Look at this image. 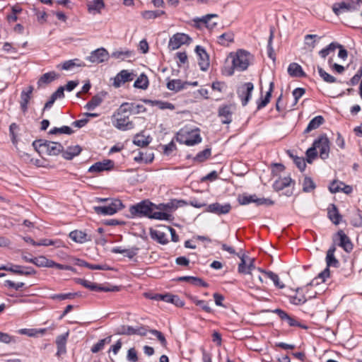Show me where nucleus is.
<instances>
[{
	"label": "nucleus",
	"instance_id": "13d9d810",
	"mask_svg": "<svg viewBox=\"0 0 362 362\" xmlns=\"http://www.w3.org/2000/svg\"><path fill=\"white\" fill-rule=\"evenodd\" d=\"M256 194H243L238 198V201L241 205H246L250 203H255Z\"/></svg>",
	"mask_w": 362,
	"mask_h": 362
},
{
	"label": "nucleus",
	"instance_id": "6ab92c4d",
	"mask_svg": "<svg viewBox=\"0 0 362 362\" xmlns=\"http://www.w3.org/2000/svg\"><path fill=\"white\" fill-rule=\"evenodd\" d=\"M231 206L230 204H225L223 205L218 202L213 203L207 206L206 211L216 214L217 215L226 214L230 212Z\"/></svg>",
	"mask_w": 362,
	"mask_h": 362
},
{
	"label": "nucleus",
	"instance_id": "0eeeda50",
	"mask_svg": "<svg viewBox=\"0 0 362 362\" xmlns=\"http://www.w3.org/2000/svg\"><path fill=\"white\" fill-rule=\"evenodd\" d=\"M124 207L122 201L118 199L111 200L106 206H95L93 207L94 211L98 215L112 216Z\"/></svg>",
	"mask_w": 362,
	"mask_h": 362
},
{
	"label": "nucleus",
	"instance_id": "1a4fd4ad",
	"mask_svg": "<svg viewBox=\"0 0 362 362\" xmlns=\"http://www.w3.org/2000/svg\"><path fill=\"white\" fill-rule=\"evenodd\" d=\"M314 146L320 150V157L322 160L329 158V140L325 134H321L317 139L313 141Z\"/></svg>",
	"mask_w": 362,
	"mask_h": 362
},
{
	"label": "nucleus",
	"instance_id": "a211bd4d",
	"mask_svg": "<svg viewBox=\"0 0 362 362\" xmlns=\"http://www.w3.org/2000/svg\"><path fill=\"white\" fill-rule=\"evenodd\" d=\"M115 166V163L112 160L105 159L103 161H99L95 163L92 165L89 169V173H101L105 170H110L113 169Z\"/></svg>",
	"mask_w": 362,
	"mask_h": 362
},
{
	"label": "nucleus",
	"instance_id": "b1692460",
	"mask_svg": "<svg viewBox=\"0 0 362 362\" xmlns=\"http://www.w3.org/2000/svg\"><path fill=\"white\" fill-rule=\"evenodd\" d=\"M86 64L80 60L79 59H74L65 61L62 64L57 65L58 69H61L62 70L69 71L72 70L75 67H84Z\"/></svg>",
	"mask_w": 362,
	"mask_h": 362
},
{
	"label": "nucleus",
	"instance_id": "79ce46f5",
	"mask_svg": "<svg viewBox=\"0 0 362 362\" xmlns=\"http://www.w3.org/2000/svg\"><path fill=\"white\" fill-rule=\"evenodd\" d=\"M234 42V34L232 32L224 33L218 37V43L222 46H228V44Z\"/></svg>",
	"mask_w": 362,
	"mask_h": 362
},
{
	"label": "nucleus",
	"instance_id": "a18cd8bd",
	"mask_svg": "<svg viewBox=\"0 0 362 362\" xmlns=\"http://www.w3.org/2000/svg\"><path fill=\"white\" fill-rule=\"evenodd\" d=\"M211 154V148H206L204 150L199 152L194 158V161L197 163H202L207 160Z\"/></svg>",
	"mask_w": 362,
	"mask_h": 362
},
{
	"label": "nucleus",
	"instance_id": "c9c22d12",
	"mask_svg": "<svg viewBox=\"0 0 362 362\" xmlns=\"http://www.w3.org/2000/svg\"><path fill=\"white\" fill-rule=\"evenodd\" d=\"M291 182L293 180L290 177H280L273 183V188L275 191L279 192L290 186Z\"/></svg>",
	"mask_w": 362,
	"mask_h": 362
},
{
	"label": "nucleus",
	"instance_id": "a878e982",
	"mask_svg": "<svg viewBox=\"0 0 362 362\" xmlns=\"http://www.w3.org/2000/svg\"><path fill=\"white\" fill-rule=\"evenodd\" d=\"M328 218L334 224L338 225L342 219L341 215L339 214L337 206L334 204H331L328 207L327 211Z\"/></svg>",
	"mask_w": 362,
	"mask_h": 362
},
{
	"label": "nucleus",
	"instance_id": "bf43d9fd",
	"mask_svg": "<svg viewBox=\"0 0 362 362\" xmlns=\"http://www.w3.org/2000/svg\"><path fill=\"white\" fill-rule=\"evenodd\" d=\"M305 155H306V161L308 163H312L313 160L317 158V148L314 146L313 143L312 146L310 147L306 151Z\"/></svg>",
	"mask_w": 362,
	"mask_h": 362
},
{
	"label": "nucleus",
	"instance_id": "37998d69",
	"mask_svg": "<svg viewBox=\"0 0 362 362\" xmlns=\"http://www.w3.org/2000/svg\"><path fill=\"white\" fill-rule=\"evenodd\" d=\"M76 296H81V293L80 292H76V293L53 294L50 296V298L52 300H66V299H74Z\"/></svg>",
	"mask_w": 362,
	"mask_h": 362
},
{
	"label": "nucleus",
	"instance_id": "ddd939ff",
	"mask_svg": "<svg viewBox=\"0 0 362 362\" xmlns=\"http://www.w3.org/2000/svg\"><path fill=\"white\" fill-rule=\"evenodd\" d=\"M272 313L276 314L281 320L286 321L290 327H298L303 329H308V327L306 325L301 324L300 322L297 321L296 318L289 315L286 311L280 308H276L274 310Z\"/></svg>",
	"mask_w": 362,
	"mask_h": 362
},
{
	"label": "nucleus",
	"instance_id": "423d86ee",
	"mask_svg": "<svg viewBox=\"0 0 362 362\" xmlns=\"http://www.w3.org/2000/svg\"><path fill=\"white\" fill-rule=\"evenodd\" d=\"M127 113V111H121V106L118 108L117 112L112 116V117H115L112 120L115 127L121 131H127L134 128V124L132 121L129 120V115Z\"/></svg>",
	"mask_w": 362,
	"mask_h": 362
},
{
	"label": "nucleus",
	"instance_id": "5fc2aeb1",
	"mask_svg": "<svg viewBox=\"0 0 362 362\" xmlns=\"http://www.w3.org/2000/svg\"><path fill=\"white\" fill-rule=\"evenodd\" d=\"M23 267L21 266V265L10 264L9 266L8 265L1 266L0 270H5V271L11 272L13 274L20 275V274L22 273Z\"/></svg>",
	"mask_w": 362,
	"mask_h": 362
},
{
	"label": "nucleus",
	"instance_id": "7c9ffc66",
	"mask_svg": "<svg viewBox=\"0 0 362 362\" xmlns=\"http://www.w3.org/2000/svg\"><path fill=\"white\" fill-rule=\"evenodd\" d=\"M177 281H187L189 282L190 284L195 285V286H199L204 288L209 287V284L204 281L202 279L195 276H180L177 279Z\"/></svg>",
	"mask_w": 362,
	"mask_h": 362
},
{
	"label": "nucleus",
	"instance_id": "5701e85b",
	"mask_svg": "<svg viewBox=\"0 0 362 362\" xmlns=\"http://www.w3.org/2000/svg\"><path fill=\"white\" fill-rule=\"evenodd\" d=\"M69 336V332H66L64 334L59 335L56 338V344L57 347V351L56 353V356L57 357H60L62 355H64L66 353V341Z\"/></svg>",
	"mask_w": 362,
	"mask_h": 362
},
{
	"label": "nucleus",
	"instance_id": "aec40b11",
	"mask_svg": "<svg viewBox=\"0 0 362 362\" xmlns=\"http://www.w3.org/2000/svg\"><path fill=\"white\" fill-rule=\"evenodd\" d=\"M134 79V74L127 70H122L114 78L113 85L116 88L120 87L126 82L132 81Z\"/></svg>",
	"mask_w": 362,
	"mask_h": 362
},
{
	"label": "nucleus",
	"instance_id": "20e7f679",
	"mask_svg": "<svg viewBox=\"0 0 362 362\" xmlns=\"http://www.w3.org/2000/svg\"><path fill=\"white\" fill-rule=\"evenodd\" d=\"M199 129L189 131L186 129H181L176 135V140L180 144L187 146H194L202 142V137Z\"/></svg>",
	"mask_w": 362,
	"mask_h": 362
},
{
	"label": "nucleus",
	"instance_id": "a19ab883",
	"mask_svg": "<svg viewBox=\"0 0 362 362\" xmlns=\"http://www.w3.org/2000/svg\"><path fill=\"white\" fill-rule=\"evenodd\" d=\"M57 77L54 71H49L42 74L37 81V86L40 87L43 84H48Z\"/></svg>",
	"mask_w": 362,
	"mask_h": 362
},
{
	"label": "nucleus",
	"instance_id": "9b49d317",
	"mask_svg": "<svg viewBox=\"0 0 362 362\" xmlns=\"http://www.w3.org/2000/svg\"><path fill=\"white\" fill-rule=\"evenodd\" d=\"M192 38L187 34L177 33L173 35L169 40L168 47L175 50L180 48L182 45H189Z\"/></svg>",
	"mask_w": 362,
	"mask_h": 362
},
{
	"label": "nucleus",
	"instance_id": "49530a36",
	"mask_svg": "<svg viewBox=\"0 0 362 362\" xmlns=\"http://www.w3.org/2000/svg\"><path fill=\"white\" fill-rule=\"evenodd\" d=\"M33 264L38 267H48L50 268L52 259H49L45 256H40L37 257H33Z\"/></svg>",
	"mask_w": 362,
	"mask_h": 362
},
{
	"label": "nucleus",
	"instance_id": "09e8293b",
	"mask_svg": "<svg viewBox=\"0 0 362 362\" xmlns=\"http://www.w3.org/2000/svg\"><path fill=\"white\" fill-rule=\"evenodd\" d=\"M317 71L320 76L323 79V81L328 83H333L337 81V78L326 72L322 67L317 66Z\"/></svg>",
	"mask_w": 362,
	"mask_h": 362
},
{
	"label": "nucleus",
	"instance_id": "4be33fe9",
	"mask_svg": "<svg viewBox=\"0 0 362 362\" xmlns=\"http://www.w3.org/2000/svg\"><path fill=\"white\" fill-rule=\"evenodd\" d=\"M33 90V86H29L25 90H23L21 93V109L24 113L28 110V105L31 98Z\"/></svg>",
	"mask_w": 362,
	"mask_h": 362
},
{
	"label": "nucleus",
	"instance_id": "7ed1b4c3",
	"mask_svg": "<svg viewBox=\"0 0 362 362\" xmlns=\"http://www.w3.org/2000/svg\"><path fill=\"white\" fill-rule=\"evenodd\" d=\"M336 251L335 245H332L327 252L326 255V263L327 267L318 274V276L314 279L311 282L310 285H317L319 284L317 280L321 279V282H325V279L329 276L330 271L329 267H338L339 265V260L335 257L334 252Z\"/></svg>",
	"mask_w": 362,
	"mask_h": 362
},
{
	"label": "nucleus",
	"instance_id": "2eb2a0df",
	"mask_svg": "<svg viewBox=\"0 0 362 362\" xmlns=\"http://www.w3.org/2000/svg\"><path fill=\"white\" fill-rule=\"evenodd\" d=\"M195 52L198 56V64L202 71H206L209 66V56L206 49L200 45H197L195 47Z\"/></svg>",
	"mask_w": 362,
	"mask_h": 362
},
{
	"label": "nucleus",
	"instance_id": "680f3d73",
	"mask_svg": "<svg viewBox=\"0 0 362 362\" xmlns=\"http://www.w3.org/2000/svg\"><path fill=\"white\" fill-rule=\"evenodd\" d=\"M117 334L121 335H133L135 334V328L129 325H122L117 329Z\"/></svg>",
	"mask_w": 362,
	"mask_h": 362
},
{
	"label": "nucleus",
	"instance_id": "f03ea898",
	"mask_svg": "<svg viewBox=\"0 0 362 362\" xmlns=\"http://www.w3.org/2000/svg\"><path fill=\"white\" fill-rule=\"evenodd\" d=\"M33 146L36 151L40 153L45 152L49 156H57L62 153L63 146L59 142H54L45 139H37L33 142Z\"/></svg>",
	"mask_w": 362,
	"mask_h": 362
},
{
	"label": "nucleus",
	"instance_id": "de8ad7c7",
	"mask_svg": "<svg viewBox=\"0 0 362 362\" xmlns=\"http://www.w3.org/2000/svg\"><path fill=\"white\" fill-rule=\"evenodd\" d=\"M151 142L149 136L146 137L144 135L137 134L135 136L133 140V143L140 147H145L148 146Z\"/></svg>",
	"mask_w": 362,
	"mask_h": 362
},
{
	"label": "nucleus",
	"instance_id": "8fccbe9b",
	"mask_svg": "<svg viewBox=\"0 0 362 362\" xmlns=\"http://www.w3.org/2000/svg\"><path fill=\"white\" fill-rule=\"evenodd\" d=\"M46 329H21L18 332L21 334H25L29 337H36L39 334H43L46 332Z\"/></svg>",
	"mask_w": 362,
	"mask_h": 362
},
{
	"label": "nucleus",
	"instance_id": "412c9836",
	"mask_svg": "<svg viewBox=\"0 0 362 362\" xmlns=\"http://www.w3.org/2000/svg\"><path fill=\"white\" fill-rule=\"evenodd\" d=\"M122 110L136 115L145 112L146 111V108L141 104H136L134 103H123L121 105V111Z\"/></svg>",
	"mask_w": 362,
	"mask_h": 362
},
{
	"label": "nucleus",
	"instance_id": "58836bf2",
	"mask_svg": "<svg viewBox=\"0 0 362 362\" xmlns=\"http://www.w3.org/2000/svg\"><path fill=\"white\" fill-rule=\"evenodd\" d=\"M259 270L264 274L266 278L270 279L277 288H284L285 287L284 284L280 281L279 276L276 274L271 271H264L260 269H259Z\"/></svg>",
	"mask_w": 362,
	"mask_h": 362
},
{
	"label": "nucleus",
	"instance_id": "2f4dec72",
	"mask_svg": "<svg viewBox=\"0 0 362 362\" xmlns=\"http://www.w3.org/2000/svg\"><path fill=\"white\" fill-rule=\"evenodd\" d=\"M188 84L189 83L187 81L184 82L180 79H173L168 82L167 88L170 90L178 92L186 88Z\"/></svg>",
	"mask_w": 362,
	"mask_h": 362
},
{
	"label": "nucleus",
	"instance_id": "603ef678",
	"mask_svg": "<svg viewBox=\"0 0 362 362\" xmlns=\"http://www.w3.org/2000/svg\"><path fill=\"white\" fill-rule=\"evenodd\" d=\"M134 54V51L124 50V51H115L112 53V57L124 60L127 58H130Z\"/></svg>",
	"mask_w": 362,
	"mask_h": 362
},
{
	"label": "nucleus",
	"instance_id": "6e6d98bb",
	"mask_svg": "<svg viewBox=\"0 0 362 362\" xmlns=\"http://www.w3.org/2000/svg\"><path fill=\"white\" fill-rule=\"evenodd\" d=\"M166 204L167 211H172L179 207L186 205L187 202L184 200L173 199L170 202L166 203Z\"/></svg>",
	"mask_w": 362,
	"mask_h": 362
},
{
	"label": "nucleus",
	"instance_id": "9d476101",
	"mask_svg": "<svg viewBox=\"0 0 362 362\" xmlns=\"http://www.w3.org/2000/svg\"><path fill=\"white\" fill-rule=\"evenodd\" d=\"M254 85L252 82L244 83L237 89V94L241 100L243 106H246L251 99Z\"/></svg>",
	"mask_w": 362,
	"mask_h": 362
},
{
	"label": "nucleus",
	"instance_id": "4d7b16f0",
	"mask_svg": "<svg viewBox=\"0 0 362 362\" xmlns=\"http://www.w3.org/2000/svg\"><path fill=\"white\" fill-rule=\"evenodd\" d=\"M74 133L72 129L68 126H63L62 127H54L49 130V134H66L70 135Z\"/></svg>",
	"mask_w": 362,
	"mask_h": 362
},
{
	"label": "nucleus",
	"instance_id": "e2e57ef3",
	"mask_svg": "<svg viewBox=\"0 0 362 362\" xmlns=\"http://www.w3.org/2000/svg\"><path fill=\"white\" fill-rule=\"evenodd\" d=\"M216 17H218V15H216V14H207L206 16L202 17L199 21L200 22H202V23H204L206 28H208L209 29H213L216 25V23H211V22H209V21L211 20V18H216Z\"/></svg>",
	"mask_w": 362,
	"mask_h": 362
},
{
	"label": "nucleus",
	"instance_id": "6e6552de",
	"mask_svg": "<svg viewBox=\"0 0 362 362\" xmlns=\"http://www.w3.org/2000/svg\"><path fill=\"white\" fill-rule=\"evenodd\" d=\"M75 282L78 284L82 285L85 288L96 292H110V291H118L119 288L117 286H103L102 285L98 284L96 283H93L89 281L88 280L76 278L74 279Z\"/></svg>",
	"mask_w": 362,
	"mask_h": 362
},
{
	"label": "nucleus",
	"instance_id": "cd10ccee",
	"mask_svg": "<svg viewBox=\"0 0 362 362\" xmlns=\"http://www.w3.org/2000/svg\"><path fill=\"white\" fill-rule=\"evenodd\" d=\"M82 151V148L79 145L67 147L66 151H62V157L66 160H71L75 156L79 155Z\"/></svg>",
	"mask_w": 362,
	"mask_h": 362
},
{
	"label": "nucleus",
	"instance_id": "72a5a7b5",
	"mask_svg": "<svg viewBox=\"0 0 362 362\" xmlns=\"http://www.w3.org/2000/svg\"><path fill=\"white\" fill-rule=\"evenodd\" d=\"M105 6V4L103 0H93L87 4L89 13H100Z\"/></svg>",
	"mask_w": 362,
	"mask_h": 362
},
{
	"label": "nucleus",
	"instance_id": "864d4df0",
	"mask_svg": "<svg viewBox=\"0 0 362 362\" xmlns=\"http://www.w3.org/2000/svg\"><path fill=\"white\" fill-rule=\"evenodd\" d=\"M165 14L164 11H145L142 13V17L146 20L155 19L162 15Z\"/></svg>",
	"mask_w": 362,
	"mask_h": 362
},
{
	"label": "nucleus",
	"instance_id": "473e14b6",
	"mask_svg": "<svg viewBox=\"0 0 362 362\" xmlns=\"http://www.w3.org/2000/svg\"><path fill=\"white\" fill-rule=\"evenodd\" d=\"M325 122V119L322 115H317L313 118L308 123V127L304 130V134H308L313 130L317 129L320 125Z\"/></svg>",
	"mask_w": 362,
	"mask_h": 362
},
{
	"label": "nucleus",
	"instance_id": "f8f14e48",
	"mask_svg": "<svg viewBox=\"0 0 362 362\" xmlns=\"http://www.w3.org/2000/svg\"><path fill=\"white\" fill-rule=\"evenodd\" d=\"M334 242L339 241L338 246L343 248L346 252H350L353 250V244L350 238L345 234L342 230H339L333 237Z\"/></svg>",
	"mask_w": 362,
	"mask_h": 362
},
{
	"label": "nucleus",
	"instance_id": "0e129e2a",
	"mask_svg": "<svg viewBox=\"0 0 362 362\" xmlns=\"http://www.w3.org/2000/svg\"><path fill=\"white\" fill-rule=\"evenodd\" d=\"M274 38V32L272 30H270V35L268 40V44H267V54L268 57L270 59H272L273 60H275V54L274 52V49L272 47V41Z\"/></svg>",
	"mask_w": 362,
	"mask_h": 362
},
{
	"label": "nucleus",
	"instance_id": "4c0bfd02",
	"mask_svg": "<svg viewBox=\"0 0 362 362\" xmlns=\"http://www.w3.org/2000/svg\"><path fill=\"white\" fill-rule=\"evenodd\" d=\"M150 235L153 240H156L162 245H165L168 243L165 233L162 231L151 228L150 230Z\"/></svg>",
	"mask_w": 362,
	"mask_h": 362
},
{
	"label": "nucleus",
	"instance_id": "4468645a",
	"mask_svg": "<svg viewBox=\"0 0 362 362\" xmlns=\"http://www.w3.org/2000/svg\"><path fill=\"white\" fill-rule=\"evenodd\" d=\"M150 298L156 300H163L166 303H170L180 308L183 307L185 305L184 301L181 300L177 295H173L171 293L155 294L150 297Z\"/></svg>",
	"mask_w": 362,
	"mask_h": 362
},
{
	"label": "nucleus",
	"instance_id": "c03bdc74",
	"mask_svg": "<svg viewBox=\"0 0 362 362\" xmlns=\"http://www.w3.org/2000/svg\"><path fill=\"white\" fill-rule=\"evenodd\" d=\"M134 86L137 88L146 90L148 86V79L147 76L142 74L134 81Z\"/></svg>",
	"mask_w": 362,
	"mask_h": 362
},
{
	"label": "nucleus",
	"instance_id": "c756f323",
	"mask_svg": "<svg viewBox=\"0 0 362 362\" xmlns=\"http://www.w3.org/2000/svg\"><path fill=\"white\" fill-rule=\"evenodd\" d=\"M274 83L273 81L269 83V90L267 92L266 95L264 98H260L257 101V110H259L262 109L263 107H266L267 104L269 103L272 92L274 90Z\"/></svg>",
	"mask_w": 362,
	"mask_h": 362
},
{
	"label": "nucleus",
	"instance_id": "c85d7f7f",
	"mask_svg": "<svg viewBox=\"0 0 362 362\" xmlns=\"http://www.w3.org/2000/svg\"><path fill=\"white\" fill-rule=\"evenodd\" d=\"M354 9H356L354 6L344 1L335 3L332 6V11L337 16H339L343 11H351Z\"/></svg>",
	"mask_w": 362,
	"mask_h": 362
},
{
	"label": "nucleus",
	"instance_id": "ea45409f",
	"mask_svg": "<svg viewBox=\"0 0 362 362\" xmlns=\"http://www.w3.org/2000/svg\"><path fill=\"white\" fill-rule=\"evenodd\" d=\"M153 153H147L146 151H139L137 156L134 157V160L136 163H149L153 160Z\"/></svg>",
	"mask_w": 362,
	"mask_h": 362
},
{
	"label": "nucleus",
	"instance_id": "338daca9",
	"mask_svg": "<svg viewBox=\"0 0 362 362\" xmlns=\"http://www.w3.org/2000/svg\"><path fill=\"white\" fill-rule=\"evenodd\" d=\"M148 332L153 334L155 337H156V338L158 339V340L160 341L163 346H166L167 341L165 336L161 332L157 329H149Z\"/></svg>",
	"mask_w": 362,
	"mask_h": 362
},
{
	"label": "nucleus",
	"instance_id": "393cba45",
	"mask_svg": "<svg viewBox=\"0 0 362 362\" xmlns=\"http://www.w3.org/2000/svg\"><path fill=\"white\" fill-rule=\"evenodd\" d=\"M69 237L75 243L81 244L91 240V238L88 237L86 233L78 230L70 232Z\"/></svg>",
	"mask_w": 362,
	"mask_h": 362
},
{
	"label": "nucleus",
	"instance_id": "774afa93",
	"mask_svg": "<svg viewBox=\"0 0 362 362\" xmlns=\"http://www.w3.org/2000/svg\"><path fill=\"white\" fill-rule=\"evenodd\" d=\"M127 360L129 362H137L139 360L137 351L135 348H130L127 354Z\"/></svg>",
	"mask_w": 362,
	"mask_h": 362
},
{
	"label": "nucleus",
	"instance_id": "bb28decb",
	"mask_svg": "<svg viewBox=\"0 0 362 362\" xmlns=\"http://www.w3.org/2000/svg\"><path fill=\"white\" fill-rule=\"evenodd\" d=\"M107 95L105 92H101L94 95L90 101H88L85 105V108L88 110H93L96 107L99 106L103 101L104 98Z\"/></svg>",
	"mask_w": 362,
	"mask_h": 362
},
{
	"label": "nucleus",
	"instance_id": "39448f33",
	"mask_svg": "<svg viewBox=\"0 0 362 362\" xmlns=\"http://www.w3.org/2000/svg\"><path fill=\"white\" fill-rule=\"evenodd\" d=\"M153 206V203L148 199H145L129 207V212L132 217H147L151 218Z\"/></svg>",
	"mask_w": 362,
	"mask_h": 362
},
{
	"label": "nucleus",
	"instance_id": "f704fd0d",
	"mask_svg": "<svg viewBox=\"0 0 362 362\" xmlns=\"http://www.w3.org/2000/svg\"><path fill=\"white\" fill-rule=\"evenodd\" d=\"M187 298L196 305L199 306L201 309L207 313H213V310L209 305V302L204 300H199L197 296L192 295H187Z\"/></svg>",
	"mask_w": 362,
	"mask_h": 362
},
{
	"label": "nucleus",
	"instance_id": "3c124183",
	"mask_svg": "<svg viewBox=\"0 0 362 362\" xmlns=\"http://www.w3.org/2000/svg\"><path fill=\"white\" fill-rule=\"evenodd\" d=\"M151 219L171 221L173 216L167 212L153 211Z\"/></svg>",
	"mask_w": 362,
	"mask_h": 362
},
{
	"label": "nucleus",
	"instance_id": "69168bd1",
	"mask_svg": "<svg viewBox=\"0 0 362 362\" xmlns=\"http://www.w3.org/2000/svg\"><path fill=\"white\" fill-rule=\"evenodd\" d=\"M0 342L4 344L16 343V337L8 333L0 332Z\"/></svg>",
	"mask_w": 362,
	"mask_h": 362
},
{
	"label": "nucleus",
	"instance_id": "052dcab7",
	"mask_svg": "<svg viewBox=\"0 0 362 362\" xmlns=\"http://www.w3.org/2000/svg\"><path fill=\"white\" fill-rule=\"evenodd\" d=\"M316 187V185L313 180L308 177L304 178L303 182V191L305 192H310Z\"/></svg>",
	"mask_w": 362,
	"mask_h": 362
},
{
	"label": "nucleus",
	"instance_id": "f3484780",
	"mask_svg": "<svg viewBox=\"0 0 362 362\" xmlns=\"http://www.w3.org/2000/svg\"><path fill=\"white\" fill-rule=\"evenodd\" d=\"M109 59V53L105 48H98L93 51L90 56L86 57L89 62L95 64H100L107 61Z\"/></svg>",
	"mask_w": 362,
	"mask_h": 362
},
{
	"label": "nucleus",
	"instance_id": "e433bc0d",
	"mask_svg": "<svg viewBox=\"0 0 362 362\" xmlns=\"http://www.w3.org/2000/svg\"><path fill=\"white\" fill-rule=\"evenodd\" d=\"M288 73L292 77H304L305 76L301 66L295 62L289 64Z\"/></svg>",
	"mask_w": 362,
	"mask_h": 362
},
{
	"label": "nucleus",
	"instance_id": "dca6fc26",
	"mask_svg": "<svg viewBox=\"0 0 362 362\" xmlns=\"http://www.w3.org/2000/svg\"><path fill=\"white\" fill-rule=\"evenodd\" d=\"M235 106L233 105H224L220 106L218 110V115L221 119L223 124H230L232 122V117Z\"/></svg>",
	"mask_w": 362,
	"mask_h": 362
},
{
	"label": "nucleus",
	"instance_id": "f257e3e1",
	"mask_svg": "<svg viewBox=\"0 0 362 362\" xmlns=\"http://www.w3.org/2000/svg\"><path fill=\"white\" fill-rule=\"evenodd\" d=\"M230 57L232 58V66L226 69L224 73L229 76L233 75L235 70L245 71L250 65L252 55L246 50L238 49L235 53H230Z\"/></svg>",
	"mask_w": 362,
	"mask_h": 362
}]
</instances>
